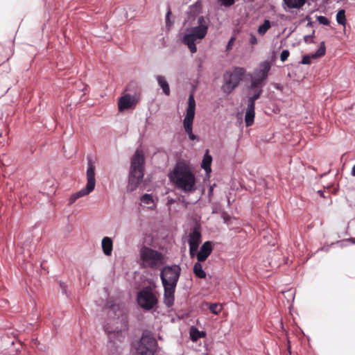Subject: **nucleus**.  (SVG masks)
<instances>
[{"instance_id": "f257e3e1", "label": "nucleus", "mask_w": 355, "mask_h": 355, "mask_svg": "<svg viewBox=\"0 0 355 355\" xmlns=\"http://www.w3.org/2000/svg\"><path fill=\"white\" fill-rule=\"evenodd\" d=\"M169 177L176 188L186 193H192L197 189L196 176L184 163L177 164Z\"/></svg>"}, {"instance_id": "f03ea898", "label": "nucleus", "mask_w": 355, "mask_h": 355, "mask_svg": "<svg viewBox=\"0 0 355 355\" xmlns=\"http://www.w3.org/2000/svg\"><path fill=\"white\" fill-rule=\"evenodd\" d=\"M209 24V17L200 16L197 19V25L192 27L184 35L182 43L188 46L192 53L197 51L196 43L200 42L205 37Z\"/></svg>"}, {"instance_id": "7ed1b4c3", "label": "nucleus", "mask_w": 355, "mask_h": 355, "mask_svg": "<svg viewBox=\"0 0 355 355\" xmlns=\"http://www.w3.org/2000/svg\"><path fill=\"white\" fill-rule=\"evenodd\" d=\"M145 159L141 150H137L131 159L128 190H135L142 181L144 177Z\"/></svg>"}, {"instance_id": "20e7f679", "label": "nucleus", "mask_w": 355, "mask_h": 355, "mask_svg": "<svg viewBox=\"0 0 355 355\" xmlns=\"http://www.w3.org/2000/svg\"><path fill=\"white\" fill-rule=\"evenodd\" d=\"M270 69L271 64L267 60L259 64L258 68L254 71V76L252 78L250 85L248 87L249 92H252L253 94H256L257 91L260 90L261 94H262V88L265 85V81L268 78Z\"/></svg>"}, {"instance_id": "39448f33", "label": "nucleus", "mask_w": 355, "mask_h": 355, "mask_svg": "<svg viewBox=\"0 0 355 355\" xmlns=\"http://www.w3.org/2000/svg\"><path fill=\"white\" fill-rule=\"evenodd\" d=\"M140 258L142 266L151 269H157L164 263L162 253L146 246L141 248Z\"/></svg>"}, {"instance_id": "423d86ee", "label": "nucleus", "mask_w": 355, "mask_h": 355, "mask_svg": "<svg viewBox=\"0 0 355 355\" xmlns=\"http://www.w3.org/2000/svg\"><path fill=\"white\" fill-rule=\"evenodd\" d=\"M245 69L242 67H234L232 71H227L224 75V84L222 90L229 94L236 88L243 80Z\"/></svg>"}, {"instance_id": "0eeeda50", "label": "nucleus", "mask_w": 355, "mask_h": 355, "mask_svg": "<svg viewBox=\"0 0 355 355\" xmlns=\"http://www.w3.org/2000/svg\"><path fill=\"white\" fill-rule=\"evenodd\" d=\"M157 341L149 333H144L135 347L133 355H155Z\"/></svg>"}, {"instance_id": "6e6552de", "label": "nucleus", "mask_w": 355, "mask_h": 355, "mask_svg": "<svg viewBox=\"0 0 355 355\" xmlns=\"http://www.w3.org/2000/svg\"><path fill=\"white\" fill-rule=\"evenodd\" d=\"M87 184L86 187L79 191L73 193L70 199L69 204H73L79 198L85 196L90 193L95 188V166L91 161L88 162V168L87 170Z\"/></svg>"}, {"instance_id": "1a4fd4ad", "label": "nucleus", "mask_w": 355, "mask_h": 355, "mask_svg": "<svg viewBox=\"0 0 355 355\" xmlns=\"http://www.w3.org/2000/svg\"><path fill=\"white\" fill-rule=\"evenodd\" d=\"M196 101L193 94H191L188 99V107L186 116L183 120V126L185 132L188 135L189 139H198L196 135L193 133V122L195 116Z\"/></svg>"}, {"instance_id": "9d476101", "label": "nucleus", "mask_w": 355, "mask_h": 355, "mask_svg": "<svg viewBox=\"0 0 355 355\" xmlns=\"http://www.w3.org/2000/svg\"><path fill=\"white\" fill-rule=\"evenodd\" d=\"M180 273L181 268L179 265L173 264L164 266L160 272L162 285L176 286Z\"/></svg>"}, {"instance_id": "9b49d317", "label": "nucleus", "mask_w": 355, "mask_h": 355, "mask_svg": "<svg viewBox=\"0 0 355 355\" xmlns=\"http://www.w3.org/2000/svg\"><path fill=\"white\" fill-rule=\"evenodd\" d=\"M138 304L146 310L153 309L157 303V299L150 286L145 287L138 293Z\"/></svg>"}, {"instance_id": "f8f14e48", "label": "nucleus", "mask_w": 355, "mask_h": 355, "mask_svg": "<svg viewBox=\"0 0 355 355\" xmlns=\"http://www.w3.org/2000/svg\"><path fill=\"white\" fill-rule=\"evenodd\" d=\"M260 96V90L257 91L256 94L252 93V95L250 92H248V105L245 116V122L247 127L252 125L254 123L255 115V101L259 98Z\"/></svg>"}, {"instance_id": "ddd939ff", "label": "nucleus", "mask_w": 355, "mask_h": 355, "mask_svg": "<svg viewBox=\"0 0 355 355\" xmlns=\"http://www.w3.org/2000/svg\"><path fill=\"white\" fill-rule=\"evenodd\" d=\"M139 98L136 95L129 94H124L118 101V109L119 112H123L125 110L133 108L138 103Z\"/></svg>"}, {"instance_id": "4468645a", "label": "nucleus", "mask_w": 355, "mask_h": 355, "mask_svg": "<svg viewBox=\"0 0 355 355\" xmlns=\"http://www.w3.org/2000/svg\"><path fill=\"white\" fill-rule=\"evenodd\" d=\"M188 237V243L189 247H191L192 248L195 247L198 248L201 242L202 237L200 228L198 227H193L189 232Z\"/></svg>"}, {"instance_id": "2eb2a0df", "label": "nucleus", "mask_w": 355, "mask_h": 355, "mask_svg": "<svg viewBox=\"0 0 355 355\" xmlns=\"http://www.w3.org/2000/svg\"><path fill=\"white\" fill-rule=\"evenodd\" d=\"M326 53V47H325V43L324 42H322L320 44V46L317 51L309 55H305L303 56L300 63L303 64H311V59H317L322 56H323Z\"/></svg>"}, {"instance_id": "dca6fc26", "label": "nucleus", "mask_w": 355, "mask_h": 355, "mask_svg": "<svg viewBox=\"0 0 355 355\" xmlns=\"http://www.w3.org/2000/svg\"><path fill=\"white\" fill-rule=\"evenodd\" d=\"M164 302L166 306L171 307L174 304L175 300V291L176 286L163 285Z\"/></svg>"}, {"instance_id": "f3484780", "label": "nucleus", "mask_w": 355, "mask_h": 355, "mask_svg": "<svg viewBox=\"0 0 355 355\" xmlns=\"http://www.w3.org/2000/svg\"><path fill=\"white\" fill-rule=\"evenodd\" d=\"M212 250V243L211 241H205L197 254V260L199 262L205 261L211 254Z\"/></svg>"}, {"instance_id": "a211bd4d", "label": "nucleus", "mask_w": 355, "mask_h": 355, "mask_svg": "<svg viewBox=\"0 0 355 355\" xmlns=\"http://www.w3.org/2000/svg\"><path fill=\"white\" fill-rule=\"evenodd\" d=\"M285 10L300 9L306 3V0H283Z\"/></svg>"}, {"instance_id": "6ab92c4d", "label": "nucleus", "mask_w": 355, "mask_h": 355, "mask_svg": "<svg viewBox=\"0 0 355 355\" xmlns=\"http://www.w3.org/2000/svg\"><path fill=\"white\" fill-rule=\"evenodd\" d=\"M102 249L103 253L107 256L112 254L113 249V242L110 237L105 236L102 240Z\"/></svg>"}, {"instance_id": "aec40b11", "label": "nucleus", "mask_w": 355, "mask_h": 355, "mask_svg": "<svg viewBox=\"0 0 355 355\" xmlns=\"http://www.w3.org/2000/svg\"><path fill=\"white\" fill-rule=\"evenodd\" d=\"M156 78H157L159 85L162 89L163 92L166 96H169L170 95V87H169L168 83L166 81L165 77L163 76L159 75V76H157Z\"/></svg>"}, {"instance_id": "412c9836", "label": "nucleus", "mask_w": 355, "mask_h": 355, "mask_svg": "<svg viewBox=\"0 0 355 355\" xmlns=\"http://www.w3.org/2000/svg\"><path fill=\"white\" fill-rule=\"evenodd\" d=\"M212 162V157L209 154V151L207 150L206 153L204 155L201 166L204 168L207 173H209L211 171V164Z\"/></svg>"}, {"instance_id": "4be33fe9", "label": "nucleus", "mask_w": 355, "mask_h": 355, "mask_svg": "<svg viewBox=\"0 0 355 355\" xmlns=\"http://www.w3.org/2000/svg\"><path fill=\"white\" fill-rule=\"evenodd\" d=\"M200 263L201 262H199L198 261V262L195 263L193 271L197 277L205 279L206 277V272L203 270L202 266Z\"/></svg>"}, {"instance_id": "5701e85b", "label": "nucleus", "mask_w": 355, "mask_h": 355, "mask_svg": "<svg viewBox=\"0 0 355 355\" xmlns=\"http://www.w3.org/2000/svg\"><path fill=\"white\" fill-rule=\"evenodd\" d=\"M207 305H209V309L210 310V311L215 314V315H218L222 309H223V306L220 304H217V303H213V304H209V303H207Z\"/></svg>"}, {"instance_id": "b1692460", "label": "nucleus", "mask_w": 355, "mask_h": 355, "mask_svg": "<svg viewBox=\"0 0 355 355\" xmlns=\"http://www.w3.org/2000/svg\"><path fill=\"white\" fill-rule=\"evenodd\" d=\"M190 335L191 340L196 341L199 338L204 337L205 336V333L203 331H200L197 329L192 328Z\"/></svg>"}, {"instance_id": "393cba45", "label": "nucleus", "mask_w": 355, "mask_h": 355, "mask_svg": "<svg viewBox=\"0 0 355 355\" xmlns=\"http://www.w3.org/2000/svg\"><path fill=\"white\" fill-rule=\"evenodd\" d=\"M270 28V22L269 20L266 19L263 24H261L258 28V33L263 35H264Z\"/></svg>"}, {"instance_id": "a878e982", "label": "nucleus", "mask_w": 355, "mask_h": 355, "mask_svg": "<svg viewBox=\"0 0 355 355\" xmlns=\"http://www.w3.org/2000/svg\"><path fill=\"white\" fill-rule=\"evenodd\" d=\"M336 20L339 24L345 25L346 18L344 10H340L336 15Z\"/></svg>"}, {"instance_id": "bb28decb", "label": "nucleus", "mask_w": 355, "mask_h": 355, "mask_svg": "<svg viewBox=\"0 0 355 355\" xmlns=\"http://www.w3.org/2000/svg\"><path fill=\"white\" fill-rule=\"evenodd\" d=\"M141 200L146 205H150L153 202V199L151 195L144 194L141 196Z\"/></svg>"}, {"instance_id": "cd10ccee", "label": "nucleus", "mask_w": 355, "mask_h": 355, "mask_svg": "<svg viewBox=\"0 0 355 355\" xmlns=\"http://www.w3.org/2000/svg\"><path fill=\"white\" fill-rule=\"evenodd\" d=\"M220 4L225 7L233 6L237 0H218Z\"/></svg>"}, {"instance_id": "c85d7f7f", "label": "nucleus", "mask_w": 355, "mask_h": 355, "mask_svg": "<svg viewBox=\"0 0 355 355\" xmlns=\"http://www.w3.org/2000/svg\"><path fill=\"white\" fill-rule=\"evenodd\" d=\"M317 20L320 24L328 26L330 24L329 20L324 16H318Z\"/></svg>"}, {"instance_id": "c756f323", "label": "nucleus", "mask_w": 355, "mask_h": 355, "mask_svg": "<svg viewBox=\"0 0 355 355\" xmlns=\"http://www.w3.org/2000/svg\"><path fill=\"white\" fill-rule=\"evenodd\" d=\"M289 55H290V53H289L288 50H283L280 54L281 61L285 62L288 59Z\"/></svg>"}, {"instance_id": "7c9ffc66", "label": "nucleus", "mask_w": 355, "mask_h": 355, "mask_svg": "<svg viewBox=\"0 0 355 355\" xmlns=\"http://www.w3.org/2000/svg\"><path fill=\"white\" fill-rule=\"evenodd\" d=\"M198 249V247H195L193 248H192L191 247H189V254H190L191 257H193L195 256L197 257Z\"/></svg>"}, {"instance_id": "2f4dec72", "label": "nucleus", "mask_w": 355, "mask_h": 355, "mask_svg": "<svg viewBox=\"0 0 355 355\" xmlns=\"http://www.w3.org/2000/svg\"><path fill=\"white\" fill-rule=\"evenodd\" d=\"M235 41V37H232L230 38V40H229L228 42V44L227 45V50H230L232 49V46L233 45V43Z\"/></svg>"}, {"instance_id": "473e14b6", "label": "nucleus", "mask_w": 355, "mask_h": 355, "mask_svg": "<svg viewBox=\"0 0 355 355\" xmlns=\"http://www.w3.org/2000/svg\"><path fill=\"white\" fill-rule=\"evenodd\" d=\"M171 14V10H169L168 12H167V14H166V26H170L171 23L170 21V19H169V17Z\"/></svg>"}, {"instance_id": "72a5a7b5", "label": "nucleus", "mask_w": 355, "mask_h": 355, "mask_svg": "<svg viewBox=\"0 0 355 355\" xmlns=\"http://www.w3.org/2000/svg\"><path fill=\"white\" fill-rule=\"evenodd\" d=\"M250 42L252 45L256 44L257 43V39L254 35H250Z\"/></svg>"}, {"instance_id": "f704fd0d", "label": "nucleus", "mask_w": 355, "mask_h": 355, "mask_svg": "<svg viewBox=\"0 0 355 355\" xmlns=\"http://www.w3.org/2000/svg\"><path fill=\"white\" fill-rule=\"evenodd\" d=\"M352 175L353 176H355V165L352 167Z\"/></svg>"}, {"instance_id": "c9c22d12", "label": "nucleus", "mask_w": 355, "mask_h": 355, "mask_svg": "<svg viewBox=\"0 0 355 355\" xmlns=\"http://www.w3.org/2000/svg\"><path fill=\"white\" fill-rule=\"evenodd\" d=\"M54 180H47V182L51 183V187H53L54 185Z\"/></svg>"}, {"instance_id": "e433bc0d", "label": "nucleus", "mask_w": 355, "mask_h": 355, "mask_svg": "<svg viewBox=\"0 0 355 355\" xmlns=\"http://www.w3.org/2000/svg\"><path fill=\"white\" fill-rule=\"evenodd\" d=\"M349 241H351L352 243L355 244V238H351L349 239Z\"/></svg>"}, {"instance_id": "4c0bfd02", "label": "nucleus", "mask_w": 355, "mask_h": 355, "mask_svg": "<svg viewBox=\"0 0 355 355\" xmlns=\"http://www.w3.org/2000/svg\"><path fill=\"white\" fill-rule=\"evenodd\" d=\"M213 192V187H211L209 191V194H211Z\"/></svg>"}, {"instance_id": "58836bf2", "label": "nucleus", "mask_w": 355, "mask_h": 355, "mask_svg": "<svg viewBox=\"0 0 355 355\" xmlns=\"http://www.w3.org/2000/svg\"><path fill=\"white\" fill-rule=\"evenodd\" d=\"M318 193L321 196H323V192L322 191H318Z\"/></svg>"}, {"instance_id": "ea45409f", "label": "nucleus", "mask_w": 355, "mask_h": 355, "mask_svg": "<svg viewBox=\"0 0 355 355\" xmlns=\"http://www.w3.org/2000/svg\"><path fill=\"white\" fill-rule=\"evenodd\" d=\"M60 286L62 287V288L64 291V286L62 284H60Z\"/></svg>"}, {"instance_id": "a19ab883", "label": "nucleus", "mask_w": 355, "mask_h": 355, "mask_svg": "<svg viewBox=\"0 0 355 355\" xmlns=\"http://www.w3.org/2000/svg\"><path fill=\"white\" fill-rule=\"evenodd\" d=\"M130 86H131V85H128V87L127 88V89H126V90H129V89H130Z\"/></svg>"}, {"instance_id": "79ce46f5", "label": "nucleus", "mask_w": 355, "mask_h": 355, "mask_svg": "<svg viewBox=\"0 0 355 355\" xmlns=\"http://www.w3.org/2000/svg\"><path fill=\"white\" fill-rule=\"evenodd\" d=\"M309 41V39H306V37H305V42Z\"/></svg>"}, {"instance_id": "37998d69", "label": "nucleus", "mask_w": 355, "mask_h": 355, "mask_svg": "<svg viewBox=\"0 0 355 355\" xmlns=\"http://www.w3.org/2000/svg\"><path fill=\"white\" fill-rule=\"evenodd\" d=\"M309 41V39H306V37H305V42Z\"/></svg>"}, {"instance_id": "c03bdc74", "label": "nucleus", "mask_w": 355, "mask_h": 355, "mask_svg": "<svg viewBox=\"0 0 355 355\" xmlns=\"http://www.w3.org/2000/svg\"><path fill=\"white\" fill-rule=\"evenodd\" d=\"M223 218H224V219H225V220H226V219H227V217H226V216H224Z\"/></svg>"}]
</instances>
